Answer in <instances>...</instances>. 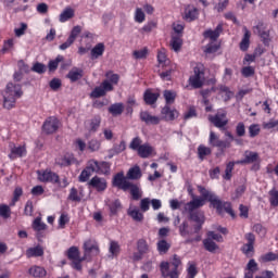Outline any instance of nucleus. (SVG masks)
<instances>
[{
  "label": "nucleus",
  "instance_id": "10",
  "mask_svg": "<svg viewBox=\"0 0 278 278\" xmlns=\"http://www.w3.org/2000/svg\"><path fill=\"white\" fill-rule=\"evenodd\" d=\"M38 179L39 181L50 182V184H58L60 181V176L51 170H39L38 172Z\"/></svg>",
  "mask_w": 278,
  "mask_h": 278
},
{
  "label": "nucleus",
  "instance_id": "9",
  "mask_svg": "<svg viewBox=\"0 0 278 278\" xmlns=\"http://www.w3.org/2000/svg\"><path fill=\"white\" fill-rule=\"evenodd\" d=\"M9 148L10 160H16L17 157H25V155H27V149L25 148V146H16L14 143H10Z\"/></svg>",
  "mask_w": 278,
  "mask_h": 278
},
{
  "label": "nucleus",
  "instance_id": "36",
  "mask_svg": "<svg viewBox=\"0 0 278 278\" xmlns=\"http://www.w3.org/2000/svg\"><path fill=\"white\" fill-rule=\"evenodd\" d=\"M128 216H131L137 223H142L144 218V215L136 207L128 210Z\"/></svg>",
  "mask_w": 278,
  "mask_h": 278
},
{
  "label": "nucleus",
  "instance_id": "44",
  "mask_svg": "<svg viewBox=\"0 0 278 278\" xmlns=\"http://www.w3.org/2000/svg\"><path fill=\"white\" fill-rule=\"evenodd\" d=\"M254 34H257L261 36V38H268V33L264 30V24L258 23L254 28H253Z\"/></svg>",
  "mask_w": 278,
  "mask_h": 278
},
{
  "label": "nucleus",
  "instance_id": "59",
  "mask_svg": "<svg viewBox=\"0 0 278 278\" xmlns=\"http://www.w3.org/2000/svg\"><path fill=\"white\" fill-rule=\"evenodd\" d=\"M151 205V200L149 198H144L140 201V210L141 212H149Z\"/></svg>",
  "mask_w": 278,
  "mask_h": 278
},
{
  "label": "nucleus",
  "instance_id": "56",
  "mask_svg": "<svg viewBox=\"0 0 278 278\" xmlns=\"http://www.w3.org/2000/svg\"><path fill=\"white\" fill-rule=\"evenodd\" d=\"M25 31H27V24L25 23H21V26L14 29V34L17 38L25 36Z\"/></svg>",
  "mask_w": 278,
  "mask_h": 278
},
{
  "label": "nucleus",
  "instance_id": "25",
  "mask_svg": "<svg viewBox=\"0 0 278 278\" xmlns=\"http://www.w3.org/2000/svg\"><path fill=\"white\" fill-rule=\"evenodd\" d=\"M128 190H130V194L135 201L142 199V190L140 189V186L129 182Z\"/></svg>",
  "mask_w": 278,
  "mask_h": 278
},
{
  "label": "nucleus",
  "instance_id": "52",
  "mask_svg": "<svg viewBox=\"0 0 278 278\" xmlns=\"http://www.w3.org/2000/svg\"><path fill=\"white\" fill-rule=\"evenodd\" d=\"M204 244V249H206V251H210L211 253L216 251V249H218V245H216V243L214 241H212V239H205L203 241Z\"/></svg>",
  "mask_w": 278,
  "mask_h": 278
},
{
  "label": "nucleus",
  "instance_id": "1",
  "mask_svg": "<svg viewBox=\"0 0 278 278\" xmlns=\"http://www.w3.org/2000/svg\"><path fill=\"white\" fill-rule=\"evenodd\" d=\"M198 190L202 198H193L192 201L187 203L185 205L186 212L192 214L194 210H198V207H203L205 202L210 201L211 205L217 210L218 214H225L226 212V214H229L232 218H236V213H233V210L231 208V203L220 201V199L217 198L214 192L203 188L202 186H199Z\"/></svg>",
  "mask_w": 278,
  "mask_h": 278
},
{
  "label": "nucleus",
  "instance_id": "48",
  "mask_svg": "<svg viewBox=\"0 0 278 278\" xmlns=\"http://www.w3.org/2000/svg\"><path fill=\"white\" fill-rule=\"evenodd\" d=\"M269 203L273 205V207L278 206V191L277 189H271L269 191Z\"/></svg>",
  "mask_w": 278,
  "mask_h": 278
},
{
  "label": "nucleus",
  "instance_id": "14",
  "mask_svg": "<svg viewBox=\"0 0 278 278\" xmlns=\"http://www.w3.org/2000/svg\"><path fill=\"white\" fill-rule=\"evenodd\" d=\"M220 34H223V23H219L216 28L213 29H206L203 33L204 38L212 40V42H216L218 38L220 37Z\"/></svg>",
  "mask_w": 278,
  "mask_h": 278
},
{
  "label": "nucleus",
  "instance_id": "57",
  "mask_svg": "<svg viewBox=\"0 0 278 278\" xmlns=\"http://www.w3.org/2000/svg\"><path fill=\"white\" fill-rule=\"evenodd\" d=\"M187 276L189 277H197L198 270H197V265L194 263H188V268H187Z\"/></svg>",
  "mask_w": 278,
  "mask_h": 278
},
{
  "label": "nucleus",
  "instance_id": "16",
  "mask_svg": "<svg viewBox=\"0 0 278 278\" xmlns=\"http://www.w3.org/2000/svg\"><path fill=\"white\" fill-rule=\"evenodd\" d=\"M199 17V9H197L194 5H187L185 9L184 18L185 21H195V18Z\"/></svg>",
  "mask_w": 278,
  "mask_h": 278
},
{
  "label": "nucleus",
  "instance_id": "45",
  "mask_svg": "<svg viewBox=\"0 0 278 278\" xmlns=\"http://www.w3.org/2000/svg\"><path fill=\"white\" fill-rule=\"evenodd\" d=\"M212 153V149L205 147V146H199L198 148V155L200 160H205L206 155H210Z\"/></svg>",
  "mask_w": 278,
  "mask_h": 278
},
{
  "label": "nucleus",
  "instance_id": "33",
  "mask_svg": "<svg viewBox=\"0 0 278 278\" xmlns=\"http://www.w3.org/2000/svg\"><path fill=\"white\" fill-rule=\"evenodd\" d=\"M124 110H125V105H123V103H115L109 108V112L113 116H121V114H123Z\"/></svg>",
  "mask_w": 278,
  "mask_h": 278
},
{
  "label": "nucleus",
  "instance_id": "22",
  "mask_svg": "<svg viewBox=\"0 0 278 278\" xmlns=\"http://www.w3.org/2000/svg\"><path fill=\"white\" fill-rule=\"evenodd\" d=\"M105 53V45L100 42L91 49V60H99Z\"/></svg>",
  "mask_w": 278,
  "mask_h": 278
},
{
  "label": "nucleus",
  "instance_id": "43",
  "mask_svg": "<svg viewBox=\"0 0 278 278\" xmlns=\"http://www.w3.org/2000/svg\"><path fill=\"white\" fill-rule=\"evenodd\" d=\"M168 249H170V243H168L166 240H160L157 242V251L161 253V255L168 253Z\"/></svg>",
  "mask_w": 278,
  "mask_h": 278
},
{
  "label": "nucleus",
  "instance_id": "15",
  "mask_svg": "<svg viewBox=\"0 0 278 278\" xmlns=\"http://www.w3.org/2000/svg\"><path fill=\"white\" fill-rule=\"evenodd\" d=\"M140 118L146 125H160V117L152 115L151 113L147 111H142L140 113Z\"/></svg>",
  "mask_w": 278,
  "mask_h": 278
},
{
  "label": "nucleus",
  "instance_id": "47",
  "mask_svg": "<svg viewBox=\"0 0 278 278\" xmlns=\"http://www.w3.org/2000/svg\"><path fill=\"white\" fill-rule=\"evenodd\" d=\"M111 166L112 165L108 162H100L98 173H100V175H110Z\"/></svg>",
  "mask_w": 278,
  "mask_h": 278
},
{
  "label": "nucleus",
  "instance_id": "39",
  "mask_svg": "<svg viewBox=\"0 0 278 278\" xmlns=\"http://www.w3.org/2000/svg\"><path fill=\"white\" fill-rule=\"evenodd\" d=\"M140 177H142V172L138 166L131 167L127 173V179H140Z\"/></svg>",
  "mask_w": 278,
  "mask_h": 278
},
{
  "label": "nucleus",
  "instance_id": "30",
  "mask_svg": "<svg viewBox=\"0 0 278 278\" xmlns=\"http://www.w3.org/2000/svg\"><path fill=\"white\" fill-rule=\"evenodd\" d=\"M137 251L140 253H143V255H147V253H151V248L149 247V243L144 239H139L137 241Z\"/></svg>",
  "mask_w": 278,
  "mask_h": 278
},
{
  "label": "nucleus",
  "instance_id": "5",
  "mask_svg": "<svg viewBox=\"0 0 278 278\" xmlns=\"http://www.w3.org/2000/svg\"><path fill=\"white\" fill-rule=\"evenodd\" d=\"M129 149L132 151H137L139 157L147 159V157H154L156 155L155 148L150 143H143L140 137H135L129 144Z\"/></svg>",
  "mask_w": 278,
  "mask_h": 278
},
{
  "label": "nucleus",
  "instance_id": "50",
  "mask_svg": "<svg viewBox=\"0 0 278 278\" xmlns=\"http://www.w3.org/2000/svg\"><path fill=\"white\" fill-rule=\"evenodd\" d=\"M23 197V188L16 187L14 192H13V199L10 205L14 206L16 205V202Z\"/></svg>",
  "mask_w": 278,
  "mask_h": 278
},
{
  "label": "nucleus",
  "instance_id": "11",
  "mask_svg": "<svg viewBox=\"0 0 278 278\" xmlns=\"http://www.w3.org/2000/svg\"><path fill=\"white\" fill-rule=\"evenodd\" d=\"M129 181L127 178H125V174L118 173L113 178V186L116 188H119L121 190H124V192H127L129 190Z\"/></svg>",
  "mask_w": 278,
  "mask_h": 278
},
{
  "label": "nucleus",
  "instance_id": "51",
  "mask_svg": "<svg viewBox=\"0 0 278 278\" xmlns=\"http://www.w3.org/2000/svg\"><path fill=\"white\" fill-rule=\"evenodd\" d=\"M147 16L144 15V11L141 8H137L135 11V21L136 23H144Z\"/></svg>",
  "mask_w": 278,
  "mask_h": 278
},
{
  "label": "nucleus",
  "instance_id": "18",
  "mask_svg": "<svg viewBox=\"0 0 278 278\" xmlns=\"http://www.w3.org/2000/svg\"><path fill=\"white\" fill-rule=\"evenodd\" d=\"M67 79H70V81L75 83V81H79V79H81V77H84V70L79 68V67H73L68 74L66 75Z\"/></svg>",
  "mask_w": 278,
  "mask_h": 278
},
{
  "label": "nucleus",
  "instance_id": "21",
  "mask_svg": "<svg viewBox=\"0 0 278 278\" xmlns=\"http://www.w3.org/2000/svg\"><path fill=\"white\" fill-rule=\"evenodd\" d=\"M243 31L244 35L240 42V49L241 51H248L251 45V31L247 27H243Z\"/></svg>",
  "mask_w": 278,
  "mask_h": 278
},
{
  "label": "nucleus",
  "instance_id": "40",
  "mask_svg": "<svg viewBox=\"0 0 278 278\" xmlns=\"http://www.w3.org/2000/svg\"><path fill=\"white\" fill-rule=\"evenodd\" d=\"M33 229L35 231H45V229H47V224L42 223V219L40 217H37L33 222Z\"/></svg>",
  "mask_w": 278,
  "mask_h": 278
},
{
  "label": "nucleus",
  "instance_id": "20",
  "mask_svg": "<svg viewBox=\"0 0 278 278\" xmlns=\"http://www.w3.org/2000/svg\"><path fill=\"white\" fill-rule=\"evenodd\" d=\"M161 114L165 121H175V118L179 116L177 110H172L168 108V105L162 109Z\"/></svg>",
  "mask_w": 278,
  "mask_h": 278
},
{
  "label": "nucleus",
  "instance_id": "32",
  "mask_svg": "<svg viewBox=\"0 0 278 278\" xmlns=\"http://www.w3.org/2000/svg\"><path fill=\"white\" fill-rule=\"evenodd\" d=\"M157 62L160 66H168L170 61H168V58L166 56V49L162 48L157 52Z\"/></svg>",
  "mask_w": 278,
  "mask_h": 278
},
{
  "label": "nucleus",
  "instance_id": "17",
  "mask_svg": "<svg viewBox=\"0 0 278 278\" xmlns=\"http://www.w3.org/2000/svg\"><path fill=\"white\" fill-rule=\"evenodd\" d=\"M84 250L86 255H88V253H92L93 255H99V244L94 240L85 241Z\"/></svg>",
  "mask_w": 278,
  "mask_h": 278
},
{
  "label": "nucleus",
  "instance_id": "13",
  "mask_svg": "<svg viewBox=\"0 0 278 278\" xmlns=\"http://www.w3.org/2000/svg\"><path fill=\"white\" fill-rule=\"evenodd\" d=\"M89 186H91V188H94V190H97L98 192H103L108 189V180H105V178L94 176L89 181Z\"/></svg>",
  "mask_w": 278,
  "mask_h": 278
},
{
  "label": "nucleus",
  "instance_id": "54",
  "mask_svg": "<svg viewBox=\"0 0 278 278\" xmlns=\"http://www.w3.org/2000/svg\"><path fill=\"white\" fill-rule=\"evenodd\" d=\"M86 168L89 169L91 174L99 173V162L90 160L88 161Z\"/></svg>",
  "mask_w": 278,
  "mask_h": 278
},
{
  "label": "nucleus",
  "instance_id": "4",
  "mask_svg": "<svg viewBox=\"0 0 278 278\" xmlns=\"http://www.w3.org/2000/svg\"><path fill=\"white\" fill-rule=\"evenodd\" d=\"M179 266H181V258L177 254H174L169 262L161 263L162 277L179 278Z\"/></svg>",
  "mask_w": 278,
  "mask_h": 278
},
{
  "label": "nucleus",
  "instance_id": "6",
  "mask_svg": "<svg viewBox=\"0 0 278 278\" xmlns=\"http://www.w3.org/2000/svg\"><path fill=\"white\" fill-rule=\"evenodd\" d=\"M189 84L192 88H202L205 84V68L203 65L198 64L193 68V75L189 78Z\"/></svg>",
  "mask_w": 278,
  "mask_h": 278
},
{
  "label": "nucleus",
  "instance_id": "7",
  "mask_svg": "<svg viewBox=\"0 0 278 278\" xmlns=\"http://www.w3.org/2000/svg\"><path fill=\"white\" fill-rule=\"evenodd\" d=\"M208 121H211V123L218 129H222V127H225L229 123V119H227V112L224 110H219L215 116H210Z\"/></svg>",
  "mask_w": 278,
  "mask_h": 278
},
{
  "label": "nucleus",
  "instance_id": "2",
  "mask_svg": "<svg viewBox=\"0 0 278 278\" xmlns=\"http://www.w3.org/2000/svg\"><path fill=\"white\" fill-rule=\"evenodd\" d=\"M105 77L106 79H104L102 84L96 87L90 93L91 99H99L100 97H105L108 92H112V90H114V86H116V84H118V79H121L118 74H114L113 72H108L105 74Z\"/></svg>",
  "mask_w": 278,
  "mask_h": 278
},
{
  "label": "nucleus",
  "instance_id": "35",
  "mask_svg": "<svg viewBox=\"0 0 278 278\" xmlns=\"http://www.w3.org/2000/svg\"><path fill=\"white\" fill-rule=\"evenodd\" d=\"M109 253L113 258L118 257L121 253V244H118V242L116 241H111L109 247Z\"/></svg>",
  "mask_w": 278,
  "mask_h": 278
},
{
  "label": "nucleus",
  "instance_id": "23",
  "mask_svg": "<svg viewBox=\"0 0 278 278\" xmlns=\"http://www.w3.org/2000/svg\"><path fill=\"white\" fill-rule=\"evenodd\" d=\"M255 273H257V262H255V260H250L245 268L244 278H253Z\"/></svg>",
  "mask_w": 278,
  "mask_h": 278
},
{
  "label": "nucleus",
  "instance_id": "37",
  "mask_svg": "<svg viewBox=\"0 0 278 278\" xmlns=\"http://www.w3.org/2000/svg\"><path fill=\"white\" fill-rule=\"evenodd\" d=\"M111 216H116L121 210V201L114 200L108 203Z\"/></svg>",
  "mask_w": 278,
  "mask_h": 278
},
{
  "label": "nucleus",
  "instance_id": "61",
  "mask_svg": "<svg viewBox=\"0 0 278 278\" xmlns=\"http://www.w3.org/2000/svg\"><path fill=\"white\" fill-rule=\"evenodd\" d=\"M70 201H76L79 202L81 201V197H79V192L75 188H72L68 194Z\"/></svg>",
  "mask_w": 278,
  "mask_h": 278
},
{
  "label": "nucleus",
  "instance_id": "55",
  "mask_svg": "<svg viewBox=\"0 0 278 278\" xmlns=\"http://www.w3.org/2000/svg\"><path fill=\"white\" fill-rule=\"evenodd\" d=\"M90 177H92L91 172L86 167L79 175L78 179L80 182H86L88 181V179H90Z\"/></svg>",
  "mask_w": 278,
  "mask_h": 278
},
{
  "label": "nucleus",
  "instance_id": "27",
  "mask_svg": "<svg viewBox=\"0 0 278 278\" xmlns=\"http://www.w3.org/2000/svg\"><path fill=\"white\" fill-rule=\"evenodd\" d=\"M75 16V10L73 8H65L64 11L60 14L59 21L60 23H66V21H71Z\"/></svg>",
  "mask_w": 278,
  "mask_h": 278
},
{
  "label": "nucleus",
  "instance_id": "38",
  "mask_svg": "<svg viewBox=\"0 0 278 278\" xmlns=\"http://www.w3.org/2000/svg\"><path fill=\"white\" fill-rule=\"evenodd\" d=\"M163 97L166 101V104L170 105V104L175 103V99H177V92H175L173 90H165L163 92Z\"/></svg>",
  "mask_w": 278,
  "mask_h": 278
},
{
  "label": "nucleus",
  "instance_id": "62",
  "mask_svg": "<svg viewBox=\"0 0 278 278\" xmlns=\"http://www.w3.org/2000/svg\"><path fill=\"white\" fill-rule=\"evenodd\" d=\"M249 134H250V137H251V138H255V136H258V135H260V125H257V124H252V125L249 127Z\"/></svg>",
  "mask_w": 278,
  "mask_h": 278
},
{
  "label": "nucleus",
  "instance_id": "63",
  "mask_svg": "<svg viewBox=\"0 0 278 278\" xmlns=\"http://www.w3.org/2000/svg\"><path fill=\"white\" fill-rule=\"evenodd\" d=\"M262 260L264 262H275L278 260V254L273 253V252H268L267 254L262 256Z\"/></svg>",
  "mask_w": 278,
  "mask_h": 278
},
{
  "label": "nucleus",
  "instance_id": "26",
  "mask_svg": "<svg viewBox=\"0 0 278 278\" xmlns=\"http://www.w3.org/2000/svg\"><path fill=\"white\" fill-rule=\"evenodd\" d=\"M208 142L212 147H222L224 149L227 148V143H225V141L220 140L218 138V136H216V134L212 130L210 132Z\"/></svg>",
  "mask_w": 278,
  "mask_h": 278
},
{
  "label": "nucleus",
  "instance_id": "3",
  "mask_svg": "<svg viewBox=\"0 0 278 278\" xmlns=\"http://www.w3.org/2000/svg\"><path fill=\"white\" fill-rule=\"evenodd\" d=\"M21 97H23L21 85L9 83L3 92V108L12 110L16 105V99H21Z\"/></svg>",
  "mask_w": 278,
  "mask_h": 278
},
{
  "label": "nucleus",
  "instance_id": "19",
  "mask_svg": "<svg viewBox=\"0 0 278 278\" xmlns=\"http://www.w3.org/2000/svg\"><path fill=\"white\" fill-rule=\"evenodd\" d=\"M28 274L30 277L42 278L47 277V269L41 266L34 265L28 269Z\"/></svg>",
  "mask_w": 278,
  "mask_h": 278
},
{
  "label": "nucleus",
  "instance_id": "41",
  "mask_svg": "<svg viewBox=\"0 0 278 278\" xmlns=\"http://www.w3.org/2000/svg\"><path fill=\"white\" fill-rule=\"evenodd\" d=\"M218 90H219V94L222 96V99H224V101H229V99H231V97H233V92L229 91L228 87L220 86Z\"/></svg>",
  "mask_w": 278,
  "mask_h": 278
},
{
  "label": "nucleus",
  "instance_id": "28",
  "mask_svg": "<svg viewBox=\"0 0 278 278\" xmlns=\"http://www.w3.org/2000/svg\"><path fill=\"white\" fill-rule=\"evenodd\" d=\"M42 255H45V250L40 245L29 248L26 251V257H42Z\"/></svg>",
  "mask_w": 278,
  "mask_h": 278
},
{
  "label": "nucleus",
  "instance_id": "12",
  "mask_svg": "<svg viewBox=\"0 0 278 278\" xmlns=\"http://www.w3.org/2000/svg\"><path fill=\"white\" fill-rule=\"evenodd\" d=\"M236 164H260V154L253 151H245L243 159L237 161Z\"/></svg>",
  "mask_w": 278,
  "mask_h": 278
},
{
  "label": "nucleus",
  "instance_id": "53",
  "mask_svg": "<svg viewBox=\"0 0 278 278\" xmlns=\"http://www.w3.org/2000/svg\"><path fill=\"white\" fill-rule=\"evenodd\" d=\"M236 162H229L226 166L225 174L223 176L224 179H231V173H233V166H236Z\"/></svg>",
  "mask_w": 278,
  "mask_h": 278
},
{
  "label": "nucleus",
  "instance_id": "31",
  "mask_svg": "<svg viewBox=\"0 0 278 278\" xmlns=\"http://www.w3.org/2000/svg\"><path fill=\"white\" fill-rule=\"evenodd\" d=\"M190 219L193 220V223H198V225H200L197 228V231H199V229H201V226L203 225V223H205V216L201 212L191 213Z\"/></svg>",
  "mask_w": 278,
  "mask_h": 278
},
{
  "label": "nucleus",
  "instance_id": "8",
  "mask_svg": "<svg viewBox=\"0 0 278 278\" xmlns=\"http://www.w3.org/2000/svg\"><path fill=\"white\" fill-rule=\"evenodd\" d=\"M42 129L45 134H55L60 129V119L54 116L48 117L42 125Z\"/></svg>",
  "mask_w": 278,
  "mask_h": 278
},
{
  "label": "nucleus",
  "instance_id": "29",
  "mask_svg": "<svg viewBox=\"0 0 278 278\" xmlns=\"http://www.w3.org/2000/svg\"><path fill=\"white\" fill-rule=\"evenodd\" d=\"M101 126V117L96 116L91 121L86 122V128L89 131H97Z\"/></svg>",
  "mask_w": 278,
  "mask_h": 278
},
{
  "label": "nucleus",
  "instance_id": "49",
  "mask_svg": "<svg viewBox=\"0 0 278 278\" xmlns=\"http://www.w3.org/2000/svg\"><path fill=\"white\" fill-rule=\"evenodd\" d=\"M67 257L74 262L75 260H79V249L72 247L67 251Z\"/></svg>",
  "mask_w": 278,
  "mask_h": 278
},
{
  "label": "nucleus",
  "instance_id": "24",
  "mask_svg": "<svg viewBox=\"0 0 278 278\" xmlns=\"http://www.w3.org/2000/svg\"><path fill=\"white\" fill-rule=\"evenodd\" d=\"M184 45V40L181 39V35H173L169 46L172 47L173 51L176 53L181 49Z\"/></svg>",
  "mask_w": 278,
  "mask_h": 278
},
{
  "label": "nucleus",
  "instance_id": "46",
  "mask_svg": "<svg viewBox=\"0 0 278 278\" xmlns=\"http://www.w3.org/2000/svg\"><path fill=\"white\" fill-rule=\"evenodd\" d=\"M60 62H64V56L58 55L55 60H52L48 64L49 71H55L60 66Z\"/></svg>",
  "mask_w": 278,
  "mask_h": 278
},
{
  "label": "nucleus",
  "instance_id": "58",
  "mask_svg": "<svg viewBox=\"0 0 278 278\" xmlns=\"http://www.w3.org/2000/svg\"><path fill=\"white\" fill-rule=\"evenodd\" d=\"M14 39H9L4 41L3 48H2V53H8V51H12L14 49Z\"/></svg>",
  "mask_w": 278,
  "mask_h": 278
},
{
  "label": "nucleus",
  "instance_id": "64",
  "mask_svg": "<svg viewBox=\"0 0 278 278\" xmlns=\"http://www.w3.org/2000/svg\"><path fill=\"white\" fill-rule=\"evenodd\" d=\"M10 206L0 205V216H2V218H10Z\"/></svg>",
  "mask_w": 278,
  "mask_h": 278
},
{
  "label": "nucleus",
  "instance_id": "60",
  "mask_svg": "<svg viewBox=\"0 0 278 278\" xmlns=\"http://www.w3.org/2000/svg\"><path fill=\"white\" fill-rule=\"evenodd\" d=\"M243 77H253L255 75V68L253 66H245L241 71Z\"/></svg>",
  "mask_w": 278,
  "mask_h": 278
},
{
  "label": "nucleus",
  "instance_id": "42",
  "mask_svg": "<svg viewBox=\"0 0 278 278\" xmlns=\"http://www.w3.org/2000/svg\"><path fill=\"white\" fill-rule=\"evenodd\" d=\"M88 151H90L91 153H94L96 151H99L101 149V141L97 140V139H91L88 142L87 146Z\"/></svg>",
  "mask_w": 278,
  "mask_h": 278
},
{
  "label": "nucleus",
  "instance_id": "34",
  "mask_svg": "<svg viewBox=\"0 0 278 278\" xmlns=\"http://www.w3.org/2000/svg\"><path fill=\"white\" fill-rule=\"evenodd\" d=\"M159 97V93H153L151 90H147L144 92L143 99L148 105H153V103L157 101Z\"/></svg>",
  "mask_w": 278,
  "mask_h": 278
}]
</instances>
